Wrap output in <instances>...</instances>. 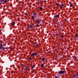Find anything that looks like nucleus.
<instances>
[{
	"mask_svg": "<svg viewBox=\"0 0 78 78\" xmlns=\"http://www.w3.org/2000/svg\"><path fill=\"white\" fill-rule=\"evenodd\" d=\"M64 72L62 70H60L58 72V73L57 74H62L64 73Z\"/></svg>",
	"mask_w": 78,
	"mask_h": 78,
	"instance_id": "obj_1",
	"label": "nucleus"
},
{
	"mask_svg": "<svg viewBox=\"0 0 78 78\" xmlns=\"http://www.w3.org/2000/svg\"><path fill=\"white\" fill-rule=\"evenodd\" d=\"M37 53H33L31 54V56H37Z\"/></svg>",
	"mask_w": 78,
	"mask_h": 78,
	"instance_id": "obj_2",
	"label": "nucleus"
},
{
	"mask_svg": "<svg viewBox=\"0 0 78 78\" xmlns=\"http://www.w3.org/2000/svg\"><path fill=\"white\" fill-rule=\"evenodd\" d=\"M57 75L58 76H56L54 78H60V76H61V74H57Z\"/></svg>",
	"mask_w": 78,
	"mask_h": 78,
	"instance_id": "obj_3",
	"label": "nucleus"
},
{
	"mask_svg": "<svg viewBox=\"0 0 78 78\" xmlns=\"http://www.w3.org/2000/svg\"><path fill=\"white\" fill-rule=\"evenodd\" d=\"M59 16H60V14H58L57 15H56L55 17H56V18H59Z\"/></svg>",
	"mask_w": 78,
	"mask_h": 78,
	"instance_id": "obj_4",
	"label": "nucleus"
},
{
	"mask_svg": "<svg viewBox=\"0 0 78 78\" xmlns=\"http://www.w3.org/2000/svg\"><path fill=\"white\" fill-rule=\"evenodd\" d=\"M69 4H70V7H72V6H73V4H72L71 2L69 3Z\"/></svg>",
	"mask_w": 78,
	"mask_h": 78,
	"instance_id": "obj_5",
	"label": "nucleus"
},
{
	"mask_svg": "<svg viewBox=\"0 0 78 78\" xmlns=\"http://www.w3.org/2000/svg\"><path fill=\"white\" fill-rule=\"evenodd\" d=\"M31 19L32 20H34V19H35V17H34V16H32L31 17Z\"/></svg>",
	"mask_w": 78,
	"mask_h": 78,
	"instance_id": "obj_6",
	"label": "nucleus"
},
{
	"mask_svg": "<svg viewBox=\"0 0 78 78\" xmlns=\"http://www.w3.org/2000/svg\"><path fill=\"white\" fill-rule=\"evenodd\" d=\"M15 22H13L12 23V24H11V25H14V24H15Z\"/></svg>",
	"mask_w": 78,
	"mask_h": 78,
	"instance_id": "obj_7",
	"label": "nucleus"
},
{
	"mask_svg": "<svg viewBox=\"0 0 78 78\" xmlns=\"http://www.w3.org/2000/svg\"><path fill=\"white\" fill-rule=\"evenodd\" d=\"M3 47V45H1L0 46V49H2V48Z\"/></svg>",
	"mask_w": 78,
	"mask_h": 78,
	"instance_id": "obj_8",
	"label": "nucleus"
},
{
	"mask_svg": "<svg viewBox=\"0 0 78 78\" xmlns=\"http://www.w3.org/2000/svg\"><path fill=\"white\" fill-rule=\"evenodd\" d=\"M75 37H78V34H75Z\"/></svg>",
	"mask_w": 78,
	"mask_h": 78,
	"instance_id": "obj_9",
	"label": "nucleus"
},
{
	"mask_svg": "<svg viewBox=\"0 0 78 78\" xmlns=\"http://www.w3.org/2000/svg\"><path fill=\"white\" fill-rule=\"evenodd\" d=\"M35 27H39V25L37 24L35 25Z\"/></svg>",
	"mask_w": 78,
	"mask_h": 78,
	"instance_id": "obj_10",
	"label": "nucleus"
},
{
	"mask_svg": "<svg viewBox=\"0 0 78 78\" xmlns=\"http://www.w3.org/2000/svg\"><path fill=\"white\" fill-rule=\"evenodd\" d=\"M73 77L75 76V77H77V76H78V75H77L76 74V75L74 74L73 75Z\"/></svg>",
	"mask_w": 78,
	"mask_h": 78,
	"instance_id": "obj_11",
	"label": "nucleus"
},
{
	"mask_svg": "<svg viewBox=\"0 0 78 78\" xmlns=\"http://www.w3.org/2000/svg\"><path fill=\"white\" fill-rule=\"evenodd\" d=\"M29 27H30V28H33V27L32 25H30Z\"/></svg>",
	"mask_w": 78,
	"mask_h": 78,
	"instance_id": "obj_12",
	"label": "nucleus"
},
{
	"mask_svg": "<svg viewBox=\"0 0 78 78\" xmlns=\"http://www.w3.org/2000/svg\"><path fill=\"white\" fill-rule=\"evenodd\" d=\"M9 48L10 50H13L12 48V47H9Z\"/></svg>",
	"mask_w": 78,
	"mask_h": 78,
	"instance_id": "obj_13",
	"label": "nucleus"
},
{
	"mask_svg": "<svg viewBox=\"0 0 78 78\" xmlns=\"http://www.w3.org/2000/svg\"><path fill=\"white\" fill-rule=\"evenodd\" d=\"M42 60L43 61H45V58H43V59H42Z\"/></svg>",
	"mask_w": 78,
	"mask_h": 78,
	"instance_id": "obj_14",
	"label": "nucleus"
},
{
	"mask_svg": "<svg viewBox=\"0 0 78 78\" xmlns=\"http://www.w3.org/2000/svg\"><path fill=\"white\" fill-rule=\"evenodd\" d=\"M44 66V64H41V67H43Z\"/></svg>",
	"mask_w": 78,
	"mask_h": 78,
	"instance_id": "obj_15",
	"label": "nucleus"
},
{
	"mask_svg": "<svg viewBox=\"0 0 78 78\" xmlns=\"http://www.w3.org/2000/svg\"><path fill=\"white\" fill-rule=\"evenodd\" d=\"M6 48H3H3L2 49V50H5V49H6Z\"/></svg>",
	"mask_w": 78,
	"mask_h": 78,
	"instance_id": "obj_16",
	"label": "nucleus"
},
{
	"mask_svg": "<svg viewBox=\"0 0 78 78\" xmlns=\"http://www.w3.org/2000/svg\"><path fill=\"white\" fill-rule=\"evenodd\" d=\"M43 8H42V7L39 8V9H40V10H42V9Z\"/></svg>",
	"mask_w": 78,
	"mask_h": 78,
	"instance_id": "obj_17",
	"label": "nucleus"
},
{
	"mask_svg": "<svg viewBox=\"0 0 78 78\" xmlns=\"http://www.w3.org/2000/svg\"><path fill=\"white\" fill-rule=\"evenodd\" d=\"M29 67V66H27L26 67H25L26 69H28Z\"/></svg>",
	"mask_w": 78,
	"mask_h": 78,
	"instance_id": "obj_18",
	"label": "nucleus"
},
{
	"mask_svg": "<svg viewBox=\"0 0 78 78\" xmlns=\"http://www.w3.org/2000/svg\"><path fill=\"white\" fill-rule=\"evenodd\" d=\"M37 24H39V23H40V22H39V21H37Z\"/></svg>",
	"mask_w": 78,
	"mask_h": 78,
	"instance_id": "obj_19",
	"label": "nucleus"
},
{
	"mask_svg": "<svg viewBox=\"0 0 78 78\" xmlns=\"http://www.w3.org/2000/svg\"><path fill=\"white\" fill-rule=\"evenodd\" d=\"M7 2V0H5V1H4V3H6Z\"/></svg>",
	"mask_w": 78,
	"mask_h": 78,
	"instance_id": "obj_20",
	"label": "nucleus"
},
{
	"mask_svg": "<svg viewBox=\"0 0 78 78\" xmlns=\"http://www.w3.org/2000/svg\"><path fill=\"white\" fill-rule=\"evenodd\" d=\"M37 14V13H34V16H36V15Z\"/></svg>",
	"mask_w": 78,
	"mask_h": 78,
	"instance_id": "obj_21",
	"label": "nucleus"
},
{
	"mask_svg": "<svg viewBox=\"0 0 78 78\" xmlns=\"http://www.w3.org/2000/svg\"><path fill=\"white\" fill-rule=\"evenodd\" d=\"M32 68H34L35 67V66L34 65H33L32 66Z\"/></svg>",
	"mask_w": 78,
	"mask_h": 78,
	"instance_id": "obj_22",
	"label": "nucleus"
},
{
	"mask_svg": "<svg viewBox=\"0 0 78 78\" xmlns=\"http://www.w3.org/2000/svg\"><path fill=\"white\" fill-rule=\"evenodd\" d=\"M73 58H75V59L76 60L77 59V58H76V57H74Z\"/></svg>",
	"mask_w": 78,
	"mask_h": 78,
	"instance_id": "obj_23",
	"label": "nucleus"
},
{
	"mask_svg": "<svg viewBox=\"0 0 78 78\" xmlns=\"http://www.w3.org/2000/svg\"><path fill=\"white\" fill-rule=\"evenodd\" d=\"M56 5H57V6H58L59 5V4L58 3H56Z\"/></svg>",
	"mask_w": 78,
	"mask_h": 78,
	"instance_id": "obj_24",
	"label": "nucleus"
},
{
	"mask_svg": "<svg viewBox=\"0 0 78 78\" xmlns=\"http://www.w3.org/2000/svg\"><path fill=\"white\" fill-rule=\"evenodd\" d=\"M61 6L62 7L63 6H64V4H62L61 5Z\"/></svg>",
	"mask_w": 78,
	"mask_h": 78,
	"instance_id": "obj_25",
	"label": "nucleus"
},
{
	"mask_svg": "<svg viewBox=\"0 0 78 78\" xmlns=\"http://www.w3.org/2000/svg\"><path fill=\"white\" fill-rule=\"evenodd\" d=\"M36 45H37V47H39V44H36Z\"/></svg>",
	"mask_w": 78,
	"mask_h": 78,
	"instance_id": "obj_26",
	"label": "nucleus"
},
{
	"mask_svg": "<svg viewBox=\"0 0 78 78\" xmlns=\"http://www.w3.org/2000/svg\"><path fill=\"white\" fill-rule=\"evenodd\" d=\"M40 2H42V1L41 0H37L38 1H40Z\"/></svg>",
	"mask_w": 78,
	"mask_h": 78,
	"instance_id": "obj_27",
	"label": "nucleus"
},
{
	"mask_svg": "<svg viewBox=\"0 0 78 78\" xmlns=\"http://www.w3.org/2000/svg\"><path fill=\"white\" fill-rule=\"evenodd\" d=\"M62 7H61V6L60 7V9H62Z\"/></svg>",
	"mask_w": 78,
	"mask_h": 78,
	"instance_id": "obj_28",
	"label": "nucleus"
},
{
	"mask_svg": "<svg viewBox=\"0 0 78 78\" xmlns=\"http://www.w3.org/2000/svg\"><path fill=\"white\" fill-rule=\"evenodd\" d=\"M31 73H34V71H31Z\"/></svg>",
	"mask_w": 78,
	"mask_h": 78,
	"instance_id": "obj_29",
	"label": "nucleus"
},
{
	"mask_svg": "<svg viewBox=\"0 0 78 78\" xmlns=\"http://www.w3.org/2000/svg\"><path fill=\"white\" fill-rule=\"evenodd\" d=\"M28 59L29 60H30V59H31V58H29V59Z\"/></svg>",
	"mask_w": 78,
	"mask_h": 78,
	"instance_id": "obj_30",
	"label": "nucleus"
},
{
	"mask_svg": "<svg viewBox=\"0 0 78 78\" xmlns=\"http://www.w3.org/2000/svg\"><path fill=\"white\" fill-rule=\"evenodd\" d=\"M33 41H32V42H31V44H33Z\"/></svg>",
	"mask_w": 78,
	"mask_h": 78,
	"instance_id": "obj_31",
	"label": "nucleus"
},
{
	"mask_svg": "<svg viewBox=\"0 0 78 78\" xmlns=\"http://www.w3.org/2000/svg\"><path fill=\"white\" fill-rule=\"evenodd\" d=\"M4 0H1V1L3 2L4 1Z\"/></svg>",
	"mask_w": 78,
	"mask_h": 78,
	"instance_id": "obj_32",
	"label": "nucleus"
},
{
	"mask_svg": "<svg viewBox=\"0 0 78 78\" xmlns=\"http://www.w3.org/2000/svg\"><path fill=\"white\" fill-rule=\"evenodd\" d=\"M61 37H64V36L62 35Z\"/></svg>",
	"mask_w": 78,
	"mask_h": 78,
	"instance_id": "obj_33",
	"label": "nucleus"
},
{
	"mask_svg": "<svg viewBox=\"0 0 78 78\" xmlns=\"http://www.w3.org/2000/svg\"><path fill=\"white\" fill-rule=\"evenodd\" d=\"M2 5H4V4H5V3L4 2H3L2 3Z\"/></svg>",
	"mask_w": 78,
	"mask_h": 78,
	"instance_id": "obj_34",
	"label": "nucleus"
},
{
	"mask_svg": "<svg viewBox=\"0 0 78 78\" xmlns=\"http://www.w3.org/2000/svg\"><path fill=\"white\" fill-rule=\"evenodd\" d=\"M22 66H23V64H22L21 65V67H22Z\"/></svg>",
	"mask_w": 78,
	"mask_h": 78,
	"instance_id": "obj_35",
	"label": "nucleus"
},
{
	"mask_svg": "<svg viewBox=\"0 0 78 78\" xmlns=\"http://www.w3.org/2000/svg\"><path fill=\"white\" fill-rule=\"evenodd\" d=\"M27 13H26V15H27V16H28V14H27Z\"/></svg>",
	"mask_w": 78,
	"mask_h": 78,
	"instance_id": "obj_36",
	"label": "nucleus"
},
{
	"mask_svg": "<svg viewBox=\"0 0 78 78\" xmlns=\"http://www.w3.org/2000/svg\"><path fill=\"white\" fill-rule=\"evenodd\" d=\"M13 31H15V29L13 30Z\"/></svg>",
	"mask_w": 78,
	"mask_h": 78,
	"instance_id": "obj_37",
	"label": "nucleus"
},
{
	"mask_svg": "<svg viewBox=\"0 0 78 78\" xmlns=\"http://www.w3.org/2000/svg\"><path fill=\"white\" fill-rule=\"evenodd\" d=\"M27 69H26V68H25V69H24V70H27Z\"/></svg>",
	"mask_w": 78,
	"mask_h": 78,
	"instance_id": "obj_38",
	"label": "nucleus"
},
{
	"mask_svg": "<svg viewBox=\"0 0 78 78\" xmlns=\"http://www.w3.org/2000/svg\"><path fill=\"white\" fill-rule=\"evenodd\" d=\"M62 31H64V30H62Z\"/></svg>",
	"mask_w": 78,
	"mask_h": 78,
	"instance_id": "obj_39",
	"label": "nucleus"
},
{
	"mask_svg": "<svg viewBox=\"0 0 78 78\" xmlns=\"http://www.w3.org/2000/svg\"><path fill=\"white\" fill-rule=\"evenodd\" d=\"M1 30H0V32H1Z\"/></svg>",
	"mask_w": 78,
	"mask_h": 78,
	"instance_id": "obj_40",
	"label": "nucleus"
},
{
	"mask_svg": "<svg viewBox=\"0 0 78 78\" xmlns=\"http://www.w3.org/2000/svg\"><path fill=\"white\" fill-rule=\"evenodd\" d=\"M4 7H5V6H4L3 7L4 8Z\"/></svg>",
	"mask_w": 78,
	"mask_h": 78,
	"instance_id": "obj_41",
	"label": "nucleus"
},
{
	"mask_svg": "<svg viewBox=\"0 0 78 78\" xmlns=\"http://www.w3.org/2000/svg\"><path fill=\"white\" fill-rule=\"evenodd\" d=\"M31 60H32V59H30Z\"/></svg>",
	"mask_w": 78,
	"mask_h": 78,
	"instance_id": "obj_42",
	"label": "nucleus"
}]
</instances>
